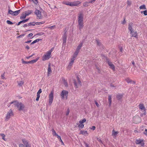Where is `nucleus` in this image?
Segmentation results:
<instances>
[{"mask_svg": "<svg viewBox=\"0 0 147 147\" xmlns=\"http://www.w3.org/2000/svg\"><path fill=\"white\" fill-rule=\"evenodd\" d=\"M13 104L14 107H17L18 110L19 111L22 110L25 111H27V109H25L24 106L21 102H18L17 101H15L11 103L10 105Z\"/></svg>", "mask_w": 147, "mask_h": 147, "instance_id": "f257e3e1", "label": "nucleus"}, {"mask_svg": "<svg viewBox=\"0 0 147 147\" xmlns=\"http://www.w3.org/2000/svg\"><path fill=\"white\" fill-rule=\"evenodd\" d=\"M53 48L50 50L46 52L42 57V60L45 61L48 60L51 57V53L53 51Z\"/></svg>", "mask_w": 147, "mask_h": 147, "instance_id": "f03ea898", "label": "nucleus"}, {"mask_svg": "<svg viewBox=\"0 0 147 147\" xmlns=\"http://www.w3.org/2000/svg\"><path fill=\"white\" fill-rule=\"evenodd\" d=\"M83 16L82 14H80L79 15L78 18V27L80 30H81L83 27Z\"/></svg>", "mask_w": 147, "mask_h": 147, "instance_id": "7ed1b4c3", "label": "nucleus"}, {"mask_svg": "<svg viewBox=\"0 0 147 147\" xmlns=\"http://www.w3.org/2000/svg\"><path fill=\"white\" fill-rule=\"evenodd\" d=\"M63 3L66 5H69L71 6H78L80 3L79 1H76L73 2H70L68 1H64Z\"/></svg>", "mask_w": 147, "mask_h": 147, "instance_id": "20e7f679", "label": "nucleus"}, {"mask_svg": "<svg viewBox=\"0 0 147 147\" xmlns=\"http://www.w3.org/2000/svg\"><path fill=\"white\" fill-rule=\"evenodd\" d=\"M13 115V113L11 109H10L7 113L5 117V121H7Z\"/></svg>", "mask_w": 147, "mask_h": 147, "instance_id": "39448f33", "label": "nucleus"}, {"mask_svg": "<svg viewBox=\"0 0 147 147\" xmlns=\"http://www.w3.org/2000/svg\"><path fill=\"white\" fill-rule=\"evenodd\" d=\"M74 83L76 88H78L81 86V82L78 76L76 78V80H74Z\"/></svg>", "mask_w": 147, "mask_h": 147, "instance_id": "423d86ee", "label": "nucleus"}, {"mask_svg": "<svg viewBox=\"0 0 147 147\" xmlns=\"http://www.w3.org/2000/svg\"><path fill=\"white\" fill-rule=\"evenodd\" d=\"M34 13L36 15L38 19H41L42 18L43 16L41 14V11L36 9Z\"/></svg>", "mask_w": 147, "mask_h": 147, "instance_id": "0eeeda50", "label": "nucleus"}, {"mask_svg": "<svg viewBox=\"0 0 147 147\" xmlns=\"http://www.w3.org/2000/svg\"><path fill=\"white\" fill-rule=\"evenodd\" d=\"M68 94V92L65 90H63L62 91L61 96L62 99H66L67 98Z\"/></svg>", "mask_w": 147, "mask_h": 147, "instance_id": "6e6552de", "label": "nucleus"}, {"mask_svg": "<svg viewBox=\"0 0 147 147\" xmlns=\"http://www.w3.org/2000/svg\"><path fill=\"white\" fill-rule=\"evenodd\" d=\"M22 142L24 144H20L19 147H29L27 141L25 139H23Z\"/></svg>", "mask_w": 147, "mask_h": 147, "instance_id": "1a4fd4ad", "label": "nucleus"}, {"mask_svg": "<svg viewBox=\"0 0 147 147\" xmlns=\"http://www.w3.org/2000/svg\"><path fill=\"white\" fill-rule=\"evenodd\" d=\"M49 104L51 105L52 104L53 98V93L52 92H51L49 95Z\"/></svg>", "mask_w": 147, "mask_h": 147, "instance_id": "9d476101", "label": "nucleus"}, {"mask_svg": "<svg viewBox=\"0 0 147 147\" xmlns=\"http://www.w3.org/2000/svg\"><path fill=\"white\" fill-rule=\"evenodd\" d=\"M139 108L141 110V111L143 112V113L142 114V115H145L146 114V109L143 105L140 104L139 105Z\"/></svg>", "mask_w": 147, "mask_h": 147, "instance_id": "9b49d317", "label": "nucleus"}, {"mask_svg": "<svg viewBox=\"0 0 147 147\" xmlns=\"http://www.w3.org/2000/svg\"><path fill=\"white\" fill-rule=\"evenodd\" d=\"M20 10L13 11L11 10H9L8 11L9 13L12 15L13 16H16L20 13Z\"/></svg>", "mask_w": 147, "mask_h": 147, "instance_id": "f8f14e48", "label": "nucleus"}, {"mask_svg": "<svg viewBox=\"0 0 147 147\" xmlns=\"http://www.w3.org/2000/svg\"><path fill=\"white\" fill-rule=\"evenodd\" d=\"M86 121V119H84L80 121H79L80 124L78 125V127L81 128H82L84 127L83 123Z\"/></svg>", "mask_w": 147, "mask_h": 147, "instance_id": "ddd939ff", "label": "nucleus"}, {"mask_svg": "<svg viewBox=\"0 0 147 147\" xmlns=\"http://www.w3.org/2000/svg\"><path fill=\"white\" fill-rule=\"evenodd\" d=\"M52 72V71L51 69V64L49 63L48 65L47 69V76H49Z\"/></svg>", "mask_w": 147, "mask_h": 147, "instance_id": "4468645a", "label": "nucleus"}, {"mask_svg": "<svg viewBox=\"0 0 147 147\" xmlns=\"http://www.w3.org/2000/svg\"><path fill=\"white\" fill-rule=\"evenodd\" d=\"M133 23H130L128 25V29L130 31V32H132L133 30Z\"/></svg>", "mask_w": 147, "mask_h": 147, "instance_id": "2eb2a0df", "label": "nucleus"}, {"mask_svg": "<svg viewBox=\"0 0 147 147\" xmlns=\"http://www.w3.org/2000/svg\"><path fill=\"white\" fill-rule=\"evenodd\" d=\"M79 134H82L85 136H87L88 135V134L86 131L80 130L79 133Z\"/></svg>", "mask_w": 147, "mask_h": 147, "instance_id": "dca6fc26", "label": "nucleus"}, {"mask_svg": "<svg viewBox=\"0 0 147 147\" xmlns=\"http://www.w3.org/2000/svg\"><path fill=\"white\" fill-rule=\"evenodd\" d=\"M119 132L118 131H115L114 130L112 131V135L114 138L117 137V134L119 133Z\"/></svg>", "mask_w": 147, "mask_h": 147, "instance_id": "f3484780", "label": "nucleus"}, {"mask_svg": "<svg viewBox=\"0 0 147 147\" xmlns=\"http://www.w3.org/2000/svg\"><path fill=\"white\" fill-rule=\"evenodd\" d=\"M42 92V90L41 89H40L37 92V97L36 98V101H38L39 100V98L40 97V94Z\"/></svg>", "mask_w": 147, "mask_h": 147, "instance_id": "a211bd4d", "label": "nucleus"}, {"mask_svg": "<svg viewBox=\"0 0 147 147\" xmlns=\"http://www.w3.org/2000/svg\"><path fill=\"white\" fill-rule=\"evenodd\" d=\"M125 80L128 83H131L133 84H135V82L134 81H132L129 78H126L125 79Z\"/></svg>", "mask_w": 147, "mask_h": 147, "instance_id": "6ab92c4d", "label": "nucleus"}, {"mask_svg": "<svg viewBox=\"0 0 147 147\" xmlns=\"http://www.w3.org/2000/svg\"><path fill=\"white\" fill-rule=\"evenodd\" d=\"M17 83L18 85L19 86H22L24 84V82L22 80L18 81Z\"/></svg>", "mask_w": 147, "mask_h": 147, "instance_id": "aec40b11", "label": "nucleus"}, {"mask_svg": "<svg viewBox=\"0 0 147 147\" xmlns=\"http://www.w3.org/2000/svg\"><path fill=\"white\" fill-rule=\"evenodd\" d=\"M130 33L131 34V36L134 37H136L137 35V34L136 32H134L133 31L132 32H130Z\"/></svg>", "mask_w": 147, "mask_h": 147, "instance_id": "412c9836", "label": "nucleus"}, {"mask_svg": "<svg viewBox=\"0 0 147 147\" xmlns=\"http://www.w3.org/2000/svg\"><path fill=\"white\" fill-rule=\"evenodd\" d=\"M74 62H72V61H70V62L69 63L68 66L67 67V69H71V66H72V65H73Z\"/></svg>", "mask_w": 147, "mask_h": 147, "instance_id": "4be33fe9", "label": "nucleus"}, {"mask_svg": "<svg viewBox=\"0 0 147 147\" xmlns=\"http://www.w3.org/2000/svg\"><path fill=\"white\" fill-rule=\"evenodd\" d=\"M108 64L110 66V67L113 69L114 70L115 66L111 62H108Z\"/></svg>", "mask_w": 147, "mask_h": 147, "instance_id": "5701e85b", "label": "nucleus"}, {"mask_svg": "<svg viewBox=\"0 0 147 147\" xmlns=\"http://www.w3.org/2000/svg\"><path fill=\"white\" fill-rule=\"evenodd\" d=\"M108 101L109 102V106H111V95H109L108 96Z\"/></svg>", "mask_w": 147, "mask_h": 147, "instance_id": "b1692460", "label": "nucleus"}, {"mask_svg": "<svg viewBox=\"0 0 147 147\" xmlns=\"http://www.w3.org/2000/svg\"><path fill=\"white\" fill-rule=\"evenodd\" d=\"M82 45L83 43H80L78 46L76 50L79 51L80 49L82 46Z\"/></svg>", "mask_w": 147, "mask_h": 147, "instance_id": "393cba45", "label": "nucleus"}, {"mask_svg": "<svg viewBox=\"0 0 147 147\" xmlns=\"http://www.w3.org/2000/svg\"><path fill=\"white\" fill-rule=\"evenodd\" d=\"M67 36L65 34L63 36V43H65L66 42Z\"/></svg>", "mask_w": 147, "mask_h": 147, "instance_id": "a878e982", "label": "nucleus"}, {"mask_svg": "<svg viewBox=\"0 0 147 147\" xmlns=\"http://www.w3.org/2000/svg\"><path fill=\"white\" fill-rule=\"evenodd\" d=\"M143 140L142 139L137 140L136 141V143L137 144H140L141 143L142 141Z\"/></svg>", "mask_w": 147, "mask_h": 147, "instance_id": "bb28decb", "label": "nucleus"}, {"mask_svg": "<svg viewBox=\"0 0 147 147\" xmlns=\"http://www.w3.org/2000/svg\"><path fill=\"white\" fill-rule=\"evenodd\" d=\"M62 81L63 82L64 85L65 86H67L68 85L67 82L64 79H62Z\"/></svg>", "mask_w": 147, "mask_h": 147, "instance_id": "cd10ccee", "label": "nucleus"}, {"mask_svg": "<svg viewBox=\"0 0 147 147\" xmlns=\"http://www.w3.org/2000/svg\"><path fill=\"white\" fill-rule=\"evenodd\" d=\"M26 16L25 13H23L22 15L20 18L21 19H23L25 18Z\"/></svg>", "mask_w": 147, "mask_h": 147, "instance_id": "c85d7f7f", "label": "nucleus"}, {"mask_svg": "<svg viewBox=\"0 0 147 147\" xmlns=\"http://www.w3.org/2000/svg\"><path fill=\"white\" fill-rule=\"evenodd\" d=\"M139 8L140 9H146V6L144 5H142L140 6Z\"/></svg>", "mask_w": 147, "mask_h": 147, "instance_id": "c756f323", "label": "nucleus"}, {"mask_svg": "<svg viewBox=\"0 0 147 147\" xmlns=\"http://www.w3.org/2000/svg\"><path fill=\"white\" fill-rule=\"evenodd\" d=\"M32 12V11L30 10H29L26 11L25 12V14L26 16H28L29 15L31 14Z\"/></svg>", "mask_w": 147, "mask_h": 147, "instance_id": "7c9ffc66", "label": "nucleus"}, {"mask_svg": "<svg viewBox=\"0 0 147 147\" xmlns=\"http://www.w3.org/2000/svg\"><path fill=\"white\" fill-rule=\"evenodd\" d=\"M79 52V51L76 50L75 52L74 53V54H73V56L74 57H76Z\"/></svg>", "mask_w": 147, "mask_h": 147, "instance_id": "2f4dec72", "label": "nucleus"}, {"mask_svg": "<svg viewBox=\"0 0 147 147\" xmlns=\"http://www.w3.org/2000/svg\"><path fill=\"white\" fill-rule=\"evenodd\" d=\"M79 52V51L76 50L75 52L74 53V54H73V56L74 57H76Z\"/></svg>", "mask_w": 147, "mask_h": 147, "instance_id": "473e14b6", "label": "nucleus"}, {"mask_svg": "<svg viewBox=\"0 0 147 147\" xmlns=\"http://www.w3.org/2000/svg\"><path fill=\"white\" fill-rule=\"evenodd\" d=\"M38 59H36L32 60L30 61H29V63H35L37 61V60H38Z\"/></svg>", "mask_w": 147, "mask_h": 147, "instance_id": "72a5a7b5", "label": "nucleus"}, {"mask_svg": "<svg viewBox=\"0 0 147 147\" xmlns=\"http://www.w3.org/2000/svg\"><path fill=\"white\" fill-rule=\"evenodd\" d=\"M52 134L53 136H56L58 134L56 133L55 131L53 129L52 130Z\"/></svg>", "mask_w": 147, "mask_h": 147, "instance_id": "f704fd0d", "label": "nucleus"}, {"mask_svg": "<svg viewBox=\"0 0 147 147\" xmlns=\"http://www.w3.org/2000/svg\"><path fill=\"white\" fill-rule=\"evenodd\" d=\"M0 135L1 136L2 138V139L5 141H6V139L5 138V136L3 134H0Z\"/></svg>", "mask_w": 147, "mask_h": 147, "instance_id": "c9c22d12", "label": "nucleus"}, {"mask_svg": "<svg viewBox=\"0 0 147 147\" xmlns=\"http://www.w3.org/2000/svg\"><path fill=\"white\" fill-rule=\"evenodd\" d=\"M39 40V39H36V40H34L33 42H32L31 44V45L37 42H38Z\"/></svg>", "mask_w": 147, "mask_h": 147, "instance_id": "e433bc0d", "label": "nucleus"}, {"mask_svg": "<svg viewBox=\"0 0 147 147\" xmlns=\"http://www.w3.org/2000/svg\"><path fill=\"white\" fill-rule=\"evenodd\" d=\"M45 23V22L42 21L40 22H37L35 23V24L36 25H40L41 24H44Z\"/></svg>", "mask_w": 147, "mask_h": 147, "instance_id": "4c0bfd02", "label": "nucleus"}, {"mask_svg": "<svg viewBox=\"0 0 147 147\" xmlns=\"http://www.w3.org/2000/svg\"><path fill=\"white\" fill-rule=\"evenodd\" d=\"M76 58V57H74L73 56H72V57H71V59L70 61L74 62V61L75 60Z\"/></svg>", "mask_w": 147, "mask_h": 147, "instance_id": "58836bf2", "label": "nucleus"}, {"mask_svg": "<svg viewBox=\"0 0 147 147\" xmlns=\"http://www.w3.org/2000/svg\"><path fill=\"white\" fill-rule=\"evenodd\" d=\"M144 142L143 140L142 141V142L140 144H139L140 145V146L142 147H144Z\"/></svg>", "mask_w": 147, "mask_h": 147, "instance_id": "ea45409f", "label": "nucleus"}, {"mask_svg": "<svg viewBox=\"0 0 147 147\" xmlns=\"http://www.w3.org/2000/svg\"><path fill=\"white\" fill-rule=\"evenodd\" d=\"M122 96L121 94L118 95L117 96V98L119 99H120L122 97Z\"/></svg>", "mask_w": 147, "mask_h": 147, "instance_id": "a19ab883", "label": "nucleus"}, {"mask_svg": "<svg viewBox=\"0 0 147 147\" xmlns=\"http://www.w3.org/2000/svg\"><path fill=\"white\" fill-rule=\"evenodd\" d=\"M142 12H143V13H144V15L146 16L147 15V10H145V11H142L141 12V13H142Z\"/></svg>", "mask_w": 147, "mask_h": 147, "instance_id": "79ce46f5", "label": "nucleus"}, {"mask_svg": "<svg viewBox=\"0 0 147 147\" xmlns=\"http://www.w3.org/2000/svg\"><path fill=\"white\" fill-rule=\"evenodd\" d=\"M36 24L34 22H32L29 23L28 24L29 26H31V25L34 26Z\"/></svg>", "mask_w": 147, "mask_h": 147, "instance_id": "37998d69", "label": "nucleus"}, {"mask_svg": "<svg viewBox=\"0 0 147 147\" xmlns=\"http://www.w3.org/2000/svg\"><path fill=\"white\" fill-rule=\"evenodd\" d=\"M33 34L32 33H31L28 34V38H31L33 36Z\"/></svg>", "mask_w": 147, "mask_h": 147, "instance_id": "c03bdc74", "label": "nucleus"}, {"mask_svg": "<svg viewBox=\"0 0 147 147\" xmlns=\"http://www.w3.org/2000/svg\"><path fill=\"white\" fill-rule=\"evenodd\" d=\"M7 23L9 24H13V23L9 20H7Z\"/></svg>", "mask_w": 147, "mask_h": 147, "instance_id": "a18cd8bd", "label": "nucleus"}, {"mask_svg": "<svg viewBox=\"0 0 147 147\" xmlns=\"http://www.w3.org/2000/svg\"><path fill=\"white\" fill-rule=\"evenodd\" d=\"M28 20H29L28 19H27L26 20H23L22 21V23H25V22H27L28 21Z\"/></svg>", "mask_w": 147, "mask_h": 147, "instance_id": "49530a36", "label": "nucleus"}, {"mask_svg": "<svg viewBox=\"0 0 147 147\" xmlns=\"http://www.w3.org/2000/svg\"><path fill=\"white\" fill-rule=\"evenodd\" d=\"M127 3L128 5L130 6L131 4V2L130 1H127Z\"/></svg>", "mask_w": 147, "mask_h": 147, "instance_id": "de8ad7c7", "label": "nucleus"}, {"mask_svg": "<svg viewBox=\"0 0 147 147\" xmlns=\"http://www.w3.org/2000/svg\"><path fill=\"white\" fill-rule=\"evenodd\" d=\"M22 63L24 64H28L29 63V61H24L23 60H22Z\"/></svg>", "mask_w": 147, "mask_h": 147, "instance_id": "09e8293b", "label": "nucleus"}, {"mask_svg": "<svg viewBox=\"0 0 147 147\" xmlns=\"http://www.w3.org/2000/svg\"><path fill=\"white\" fill-rule=\"evenodd\" d=\"M24 34H22L21 35H20V36H17V38H21L23 36H24Z\"/></svg>", "mask_w": 147, "mask_h": 147, "instance_id": "8fccbe9b", "label": "nucleus"}, {"mask_svg": "<svg viewBox=\"0 0 147 147\" xmlns=\"http://www.w3.org/2000/svg\"><path fill=\"white\" fill-rule=\"evenodd\" d=\"M59 141L61 143V144L62 145H64V144L62 140H61V139H59Z\"/></svg>", "mask_w": 147, "mask_h": 147, "instance_id": "3c124183", "label": "nucleus"}, {"mask_svg": "<svg viewBox=\"0 0 147 147\" xmlns=\"http://www.w3.org/2000/svg\"><path fill=\"white\" fill-rule=\"evenodd\" d=\"M56 136L57 137V138L59 139V140L61 138V136H59L58 134H57Z\"/></svg>", "mask_w": 147, "mask_h": 147, "instance_id": "603ef678", "label": "nucleus"}, {"mask_svg": "<svg viewBox=\"0 0 147 147\" xmlns=\"http://www.w3.org/2000/svg\"><path fill=\"white\" fill-rule=\"evenodd\" d=\"M33 1L34 4H37L38 3L37 0H33Z\"/></svg>", "mask_w": 147, "mask_h": 147, "instance_id": "864d4df0", "label": "nucleus"}, {"mask_svg": "<svg viewBox=\"0 0 147 147\" xmlns=\"http://www.w3.org/2000/svg\"><path fill=\"white\" fill-rule=\"evenodd\" d=\"M144 134H145V135L147 136V129H146L144 131Z\"/></svg>", "mask_w": 147, "mask_h": 147, "instance_id": "5fc2aeb1", "label": "nucleus"}, {"mask_svg": "<svg viewBox=\"0 0 147 147\" xmlns=\"http://www.w3.org/2000/svg\"><path fill=\"white\" fill-rule=\"evenodd\" d=\"M95 127L94 126H92L91 128H90V129H91L93 130H94L95 129Z\"/></svg>", "mask_w": 147, "mask_h": 147, "instance_id": "6e6d98bb", "label": "nucleus"}, {"mask_svg": "<svg viewBox=\"0 0 147 147\" xmlns=\"http://www.w3.org/2000/svg\"><path fill=\"white\" fill-rule=\"evenodd\" d=\"M69 109H68L67 112H66V115H68L69 114Z\"/></svg>", "mask_w": 147, "mask_h": 147, "instance_id": "4d7b16f0", "label": "nucleus"}, {"mask_svg": "<svg viewBox=\"0 0 147 147\" xmlns=\"http://www.w3.org/2000/svg\"><path fill=\"white\" fill-rule=\"evenodd\" d=\"M55 27V26H52L49 27V28L50 29H52L53 28H54Z\"/></svg>", "mask_w": 147, "mask_h": 147, "instance_id": "13d9d810", "label": "nucleus"}, {"mask_svg": "<svg viewBox=\"0 0 147 147\" xmlns=\"http://www.w3.org/2000/svg\"><path fill=\"white\" fill-rule=\"evenodd\" d=\"M126 22V21L125 20V19L122 22V24H124Z\"/></svg>", "mask_w": 147, "mask_h": 147, "instance_id": "bf43d9fd", "label": "nucleus"}, {"mask_svg": "<svg viewBox=\"0 0 147 147\" xmlns=\"http://www.w3.org/2000/svg\"><path fill=\"white\" fill-rule=\"evenodd\" d=\"M95 103L96 105V106L98 107L99 106V104L98 103V102H96V101H95Z\"/></svg>", "mask_w": 147, "mask_h": 147, "instance_id": "052dcab7", "label": "nucleus"}, {"mask_svg": "<svg viewBox=\"0 0 147 147\" xmlns=\"http://www.w3.org/2000/svg\"><path fill=\"white\" fill-rule=\"evenodd\" d=\"M1 78L3 79H5V77H4V74H2L1 76Z\"/></svg>", "mask_w": 147, "mask_h": 147, "instance_id": "680f3d73", "label": "nucleus"}, {"mask_svg": "<svg viewBox=\"0 0 147 147\" xmlns=\"http://www.w3.org/2000/svg\"><path fill=\"white\" fill-rule=\"evenodd\" d=\"M26 48L27 49H30V47L28 46H27L26 47Z\"/></svg>", "mask_w": 147, "mask_h": 147, "instance_id": "e2e57ef3", "label": "nucleus"}, {"mask_svg": "<svg viewBox=\"0 0 147 147\" xmlns=\"http://www.w3.org/2000/svg\"><path fill=\"white\" fill-rule=\"evenodd\" d=\"M22 23V21H21L18 22V24H17V25H18V26L20 24H21V23Z\"/></svg>", "mask_w": 147, "mask_h": 147, "instance_id": "0e129e2a", "label": "nucleus"}, {"mask_svg": "<svg viewBox=\"0 0 147 147\" xmlns=\"http://www.w3.org/2000/svg\"><path fill=\"white\" fill-rule=\"evenodd\" d=\"M31 40H28L27 42H26V43H30V42H31Z\"/></svg>", "mask_w": 147, "mask_h": 147, "instance_id": "69168bd1", "label": "nucleus"}, {"mask_svg": "<svg viewBox=\"0 0 147 147\" xmlns=\"http://www.w3.org/2000/svg\"><path fill=\"white\" fill-rule=\"evenodd\" d=\"M27 26V25L26 24H24V27H25Z\"/></svg>", "mask_w": 147, "mask_h": 147, "instance_id": "338daca9", "label": "nucleus"}, {"mask_svg": "<svg viewBox=\"0 0 147 147\" xmlns=\"http://www.w3.org/2000/svg\"><path fill=\"white\" fill-rule=\"evenodd\" d=\"M34 55V54H32V55H31L29 56V57H30H30H32V56H33V55Z\"/></svg>", "mask_w": 147, "mask_h": 147, "instance_id": "774afa93", "label": "nucleus"}]
</instances>
